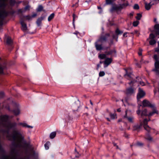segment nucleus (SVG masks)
Masks as SVG:
<instances>
[{
	"label": "nucleus",
	"mask_w": 159,
	"mask_h": 159,
	"mask_svg": "<svg viewBox=\"0 0 159 159\" xmlns=\"http://www.w3.org/2000/svg\"><path fill=\"white\" fill-rule=\"evenodd\" d=\"M13 139L16 142L17 145H21L22 143H24L23 137L18 132L14 131L12 135Z\"/></svg>",
	"instance_id": "nucleus-1"
},
{
	"label": "nucleus",
	"mask_w": 159,
	"mask_h": 159,
	"mask_svg": "<svg viewBox=\"0 0 159 159\" xmlns=\"http://www.w3.org/2000/svg\"><path fill=\"white\" fill-rule=\"evenodd\" d=\"M8 118L9 116L7 115H5L2 116L1 119L2 125L8 129L12 128L16 126L17 124L16 122L11 123L7 121Z\"/></svg>",
	"instance_id": "nucleus-2"
},
{
	"label": "nucleus",
	"mask_w": 159,
	"mask_h": 159,
	"mask_svg": "<svg viewBox=\"0 0 159 159\" xmlns=\"http://www.w3.org/2000/svg\"><path fill=\"white\" fill-rule=\"evenodd\" d=\"M154 58L156 61L155 63V68L153 70L155 71L156 73L159 75V61L158 60L157 57V55H154Z\"/></svg>",
	"instance_id": "nucleus-3"
},
{
	"label": "nucleus",
	"mask_w": 159,
	"mask_h": 159,
	"mask_svg": "<svg viewBox=\"0 0 159 159\" xmlns=\"http://www.w3.org/2000/svg\"><path fill=\"white\" fill-rule=\"evenodd\" d=\"M123 118L128 120L130 123H133L134 122V117L132 116L129 115L127 112V111H125V114Z\"/></svg>",
	"instance_id": "nucleus-4"
},
{
	"label": "nucleus",
	"mask_w": 159,
	"mask_h": 159,
	"mask_svg": "<svg viewBox=\"0 0 159 159\" xmlns=\"http://www.w3.org/2000/svg\"><path fill=\"white\" fill-rule=\"evenodd\" d=\"M145 93L140 88L139 89V92L137 94V98L138 99L143 98L145 95Z\"/></svg>",
	"instance_id": "nucleus-5"
},
{
	"label": "nucleus",
	"mask_w": 159,
	"mask_h": 159,
	"mask_svg": "<svg viewBox=\"0 0 159 159\" xmlns=\"http://www.w3.org/2000/svg\"><path fill=\"white\" fill-rule=\"evenodd\" d=\"M142 105L143 107H153L154 106V105L152 104L149 101L146 100H143L142 102Z\"/></svg>",
	"instance_id": "nucleus-6"
},
{
	"label": "nucleus",
	"mask_w": 159,
	"mask_h": 159,
	"mask_svg": "<svg viewBox=\"0 0 159 159\" xmlns=\"http://www.w3.org/2000/svg\"><path fill=\"white\" fill-rule=\"evenodd\" d=\"M80 106V102L78 100H77L73 104L72 107L74 110H78V108Z\"/></svg>",
	"instance_id": "nucleus-7"
},
{
	"label": "nucleus",
	"mask_w": 159,
	"mask_h": 159,
	"mask_svg": "<svg viewBox=\"0 0 159 159\" xmlns=\"http://www.w3.org/2000/svg\"><path fill=\"white\" fill-rule=\"evenodd\" d=\"M45 16H42L38 18L36 22V23L37 24V25L38 26H41V24L42 21L44 20V19L45 18Z\"/></svg>",
	"instance_id": "nucleus-8"
},
{
	"label": "nucleus",
	"mask_w": 159,
	"mask_h": 159,
	"mask_svg": "<svg viewBox=\"0 0 159 159\" xmlns=\"http://www.w3.org/2000/svg\"><path fill=\"white\" fill-rule=\"evenodd\" d=\"M155 4V3H152V2L149 3L145 2L144 3L145 8L147 10H148L150 9L152 6Z\"/></svg>",
	"instance_id": "nucleus-9"
},
{
	"label": "nucleus",
	"mask_w": 159,
	"mask_h": 159,
	"mask_svg": "<svg viewBox=\"0 0 159 159\" xmlns=\"http://www.w3.org/2000/svg\"><path fill=\"white\" fill-rule=\"evenodd\" d=\"M112 61V59L111 58H106L104 61V64L106 65V67L109 65L111 62Z\"/></svg>",
	"instance_id": "nucleus-10"
},
{
	"label": "nucleus",
	"mask_w": 159,
	"mask_h": 159,
	"mask_svg": "<svg viewBox=\"0 0 159 159\" xmlns=\"http://www.w3.org/2000/svg\"><path fill=\"white\" fill-rule=\"evenodd\" d=\"M20 22L22 30L23 31H26L27 30V28L26 24L22 20H21Z\"/></svg>",
	"instance_id": "nucleus-11"
},
{
	"label": "nucleus",
	"mask_w": 159,
	"mask_h": 159,
	"mask_svg": "<svg viewBox=\"0 0 159 159\" xmlns=\"http://www.w3.org/2000/svg\"><path fill=\"white\" fill-rule=\"evenodd\" d=\"M19 125H21L23 127H27L31 129L33 128L32 126L29 125L25 123H20L19 124Z\"/></svg>",
	"instance_id": "nucleus-12"
},
{
	"label": "nucleus",
	"mask_w": 159,
	"mask_h": 159,
	"mask_svg": "<svg viewBox=\"0 0 159 159\" xmlns=\"http://www.w3.org/2000/svg\"><path fill=\"white\" fill-rule=\"evenodd\" d=\"M154 29L156 34L159 35V24L155 25Z\"/></svg>",
	"instance_id": "nucleus-13"
},
{
	"label": "nucleus",
	"mask_w": 159,
	"mask_h": 159,
	"mask_svg": "<svg viewBox=\"0 0 159 159\" xmlns=\"http://www.w3.org/2000/svg\"><path fill=\"white\" fill-rule=\"evenodd\" d=\"M134 93V90L133 89L131 88L128 89L126 92V94L127 95H130Z\"/></svg>",
	"instance_id": "nucleus-14"
},
{
	"label": "nucleus",
	"mask_w": 159,
	"mask_h": 159,
	"mask_svg": "<svg viewBox=\"0 0 159 159\" xmlns=\"http://www.w3.org/2000/svg\"><path fill=\"white\" fill-rule=\"evenodd\" d=\"M124 76L125 78L131 80L132 79V75L131 74H128L126 73V74L124 75Z\"/></svg>",
	"instance_id": "nucleus-15"
},
{
	"label": "nucleus",
	"mask_w": 159,
	"mask_h": 159,
	"mask_svg": "<svg viewBox=\"0 0 159 159\" xmlns=\"http://www.w3.org/2000/svg\"><path fill=\"white\" fill-rule=\"evenodd\" d=\"M121 9V7L120 5L118 6H114L112 8V11L118 10Z\"/></svg>",
	"instance_id": "nucleus-16"
},
{
	"label": "nucleus",
	"mask_w": 159,
	"mask_h": 159,
	"mask_svg": "<svg viewBox=\"0 0 159 159\" xmlns=\"http://www.w3.org/2000/svg\"><path fill=\"white\" fill-rule=\"evenodd\" d=\"M129 5V4L127 1H126L125 3H123L121 5H120V7L121 9H122L126 7L127 6Z\"/></svg>",
	"instance_id": "nucleus-17"
},
{
	"label": "nucleus",
	"mask_w": 159,
	"mask_h": 159,
	"mask_svg": "<svg viewBox=\"0 0 159 159\" xmlns=\"http://www.w3.org/2000/svg\"><path fill=\"white\" fill-rule=\"evenodd\" d=\"M154 113H158V112L156 109H154L152 112H150L148 114V116H151Z\"/></svg>",
	"instance_id": "nucleus-18"
},
{
	"label": "nucleus",
	"mask_w": 159,
	"mask_h": 159,
	"mask_svg": "<svg viewBox=\"0 0 159 159\" xmlns=\"http://www.w3.org/2000/svg\"><path fill=\"white\" fill-rule=\"evenodd\" d=\"M7 0H0V6H3L6 5Z\"/></svg>",
	"instance_id": "nucleus-19"
},
{
	"label": "nucleus",
	"mask_w": 159,
	"mask_h": 159,
	"mask_svg": "<svg viewBox=\"0 0 159 159\" xmlns=\"http://www.w3.org/2000/svg\"><path fill=\"white\" fill-rule=\"evenodd\" d=\"M56 133L55 132L51 133L50 135V137L51 139H52L54 138L56 136Z\"/></svg>",
	"instance_id": "nucleus-20"
},
{
	"label": "nucleus",
	"mask_w": 159,
	"mask_h": 159,
	"mask_svg": "<svg viewBox=\"0 0 159 159\" xmlns=\"http://www.w3.org/2000/svg\"><path fill=\"white\" fill-rule=\"evenodd\" d=\"M95 46L96 49L98 50H100L102 49V46L96 43H95Z\"/></svg>",
	"instance_id": "nucleus-21"
},
{
	"label": "nucleus",
	"mask_w": 159,
	"mask_h": 159,
	"mask_svg": "<svg viewBox=\"0 0 159 159\" xmlns=\"http://www.w3.org/2000/svg\"><path fill=\"white\" fill-rule=\"evenodd\" d=\"M7 43L8 44H11L12 43V40L10 37L7 38Z\"/></svg>",
	"instance_id": "nucleus-22"
},
{
	"label": "nucleus",
	"mask_w": 159,
	"mask_h": 159,
	"mask_svg": "<svg viewBox=\"0 0 159 159\" xmlns=\"http://www.w3.org/2000/svg\"><path fill=\"white\" fill-rule=\"evenodd\" d=\"M54 14L53 13L50 15L48 18V20L49 21H50L54 17Z\"/></svg>",
	"instance_id": "nucleus-23"
},
{
	"label": "nucleus",
	"mask_w": 159,
	"mask_h": 159,
	"mask_svg": "<svg viewBox=\"0 0 159 159\" xmlns=\"http://www.w3.org/2000/svg\"><path fill=\"white\" fill-rule=\"evenodd\" d=\"M148 116V114L147 113V110L146 109H144V110L142 112L141 116Z\"/></svg>",
	"instance_id": "nucleus-24"
},
{
	"label": "nucleus",
	"mask_w": 159,
	"mask_h": 159,
	"mask_svg": "<svg viewBox=\"0 0 159 159\" xmlns=\"http://www.w3.org/2000/svg\"><path fill=\"white\" fill-rule=\"evenodd\" d=\"M144 129L148 132H149L151 130V128L148 125L144 126Z\"/></svg>",
	"instance_id": "nucleus-25"
},
{
	"label": "nucleus",
	"mask_w": 159,
	"mask_h": 159,
	"mask_svg": "<svg viewBox=\"0 0 159 159\" xmlns=\"http://www.w3.org/2000/svg\"><path fill=\"white\" fill-rule=\"evenodd\" d=\"M156 41L154 39H151L149 42L150 45H152L156 43Z\"/></svg>",
	"instance_id": "nucleus-26"
},
{
	"label": "nucleus",
	"mask_w": 159,
	"mask_h": 159,
	"mask_svg": "<svg viewBox=\"0 0 159 159\" xmlns=\"http://www.w3.org/2000/svg\"><path fill=\"white\" fill-rule=\"evenodd\" d=\"M141 125H134L133 127L134 129L136 130L139 129Z\"/></svg>",
	"instance_id": "nucleus-27"
},
{
	"label": "nucleus",
	"mask_w": 159,
	"mask_h": 159,
	"mask_svg": "<svg viewBox=\"0 0 159 159\" xmlns=\"http://www.w3.org/2000/svg\"><path fill=\"white\" fill-rule=\"evenodd\" d=\"M99 57L101 59H103L106 58V55L105 54H101L99 55Z\"/></svg>",
	"instance_id": "nucleus-28"
},
{
	"label": "nucleus",
	"mask_w": 159,
	"mask_h": 159,
	"mask_svg": "<svg viewBox=\"0 0 159 159\" xmlns=\"http://www.w3.org/2000/svg\"><path fill=\"white\" fill-rule=\"evenodd\" d=\"M50 143L49 142H47L44 145L45 148L46 149H48L49 148V145L50 144Z\"/></svg>",
	"instance_id": "nucleus-29"
},
{
	"label": "nucleus",
	"mask_w": 159,
	"mask_h": 159,
	"mask_svg": "<svg viewBox=\"0 0 159 159\" xmlns=\"http://www.w3.org/2000/svg\"><path fill=\"white\" fill-rule=\"evenodd\" d=\"M142 17V15L140 13H138L137 14V16L136 17V19L137 20H140L141 19V18Z\"/></svg>",
	"instance_id": "nucleus-30"
},
{
	"label": "nucleus",
	"mask_w": 159,
	"mask_h": 159,
	"mask_svg": "<svg viewBox=\"0 0 159 159\" xmlns=\"http://www.w3.org/2000/svg\"><path fill=\"white\" fill-rule=\"evenodd\" d=\"M106 38L105 37H102L100 38L98 41L101 43H102L103 41H106Z\"/></svg>",
	"instance_id": "nucleus-31"
},
{
	"label": "nucleus",
	"mask_w": 159,
	"mask_h": 159,
	"mask_svg": "<svg viewBox=\"0 0 159 159\" xmlns=\"http://www.w3.org/2000/svg\"><path fill=\"white\" fill-rule=\"evenodd\" d=\"M146 138L149 142L152 141V138L149 135L147 136Z\"/></svg>",
	"instance_id": "nucleus-32"
},
{
	"label": "nucleus",
	"mask_w": 159,
	"mask_h": 159,
	"mask_svg": "<svg viewBox=\"0 0 159 159\" xmlns=\"http://www.w3.org/2000/svg\"><path fill=\"white\" fill-rule=\"evenodd\" d=\"M150 120V119H149L148 120L146 119H144L143 121V124L144 125V126L145 125H147L148 122Z\"/></svg>",
	"instance_id": "nucleus-33"
},
{
	"label": "nucleus",
	"mask_w": 159,
	"mask_h": 159,
	"mask_svg": "<svg viewBox=\"0 0 159 159\" xmlns=\"http://www.w3.org/2000/svg\"><path fill=\"white\" fill-rule=\"evenodd\" d=\"M14 112L15 115H18L20 113V111L18 109H17L16 110H14Z\"/></svg>",
	"instance_id": "nucleus-34"
},
{
	"label": "nucleus",
	"mask_w": 159,
	"mask_h": 159,
	"mask_svg": "<svg viewBox=\"0 0 159 159\" xmlns=\"http://www.w3.org/2000/svg\"><path fill=\"white\" fill-rule=\"evenodd\" d=\"M139 23V22L138 21H136L133 22V25L134 26H137Z\"/></svg>",
	"instance_id": "nucleus-35"
},
{
	"label": "nucleus",
	"mask_w": 159,
	"mask_h": 159,
	"mask_svg": "<svg viewBox=\"0 0 159 159\" xmlns=\"http://www.w3.org/2000/svg\"><path fill=\"white\" fill-rule=\"evenodd\" d=\"M105 75V73L103 71H100L99 72V76L100 77L103 76H104Z\"/></svg>",
	"instance_id": "nucleus-36"
},
{
	"label": "nucleus",
	"mask_w": 159,
	"mask_h": 159,
	"mask_svg": "<svg viewBox=\"0 0 159 159\" xmlns=\"http://www.w3.org/2000/svg\"><path fill=\"white\" fill-rule=\"evenodd\" d=\"M110 116L111 118L112 119H114L115 118H116V114H110Z\"/></svg>",
	"instance_id": "nucleus-37"
},
{
	"label": "nucleus",
	"mask_w": 159,
	"mask_h": 159,
	"mask_svg": "<svg viewBox=\"0 0 159 159\" xmlns=\"http://www.w3.org/2000/svg\"><path fill=\"white\" fill-rule=\"evenodd\" d=\"M155 37V35L152 34H150L149 37V39H153Z\"/></svg>",
	"instance_id": "nucleus-38"
},
{
	"label": "nucleus",
	"mask_w": 159,
	"mask_h": 159,
	"mask_svg": "<svg viewBox=\"0 0 159 159\" xmlns=\"http://www.w3.org/2000/svg\"><path fill=\"white\" fill-rule=\"evenodd\" d=\"M113 52L115 53H116V52L115 50L113 51H111L109 52H107L106 53L107 55H110L112 54Z\"/></svg>",
	"instance_id": "nucleus-39"
},
{
	"label": "nucleus",
	"mask_w": 159,
	"mask_h": 159,
	"mask_svg": "<svg viewBox=\"0 0 159 159\" xmlns=\"http://www.w3.org/2000/svg\"><path fill=\"white\" fill-rule=\"evenodd\" d=\"M43 9V7L40 5L39 6L38 9H37V11H42V9Z\"/></svg>",
	"instance_id": "nucleus-40"
},
{
	"label": "nucleus",
	"mask_w": 159,
	"mask_h": 159,
	"mask_svg": "<svg viewBox=\"0 0 159 159\" xmlns=\"http://www.w3.org/2000/svg\"><path fill=\"white\" fill-rule=\"evenodd\" d=\"M134 8L135 9H138L139 8V7L137 4H135L134 6Z\"/></svg>",
	"instance_id": "nucleus-41"
},
{
	"label": "nucleus",
	"mask_w": 159,
	"mask_h": 159,
	"mask_svg": "<svg viewBox=\"0 0 159 159\" xmlns=\"http://www.w3.org/2000/svg\"><path fill=\"white\" fill-rule=\"evenodd\" d=\"M116 33L118 34H121L122 32H121L118 29H117L116 30Z\"/></svg>",
	"instance_id": "nucleus-42"
},
{
	"label": "nucleus",
	"mask_w": 159,
	"mask_h": 159,
	"mask_svg": "<svg viewBox=\"0 0 159 159\" xmlns=\"http://www.w3.org/2000/svg\"><path fill=\"white\" fill-rule=\"evenodd\" d=\"M106 3L107 4H110L112 3L111 0H106Z\"/></svg>",
	"instance_id": "nucleus-43"
},
{
	"label": "nucleus",
	"mask_w": 159,
	"mask_h": 159,
	"mask_svg": "<svg viewBox=\"0 0 159 159\" xmlns=\"http://www.w3.org/2000/svg\"><path fill=\"white\" fill-rule=\"evenodd\" d=\"M73 23H74V22H75V18H77V16H75V14H73Z\"/></svg>",
	"instance_id": "nucleus-44"
},
{
	"label": "nucleus",
	"mask_w": 159,
	"mask_h": 159,
	"mask_svg": "<svg viewBox=\"0 0 159 159\" xmlns=\"http://www.w3.org/2000/svg\"><path fill=\"white\" fill-rule=\"evenodd\" d=\"M142 49H139V52H138V54H139V56L142 55Z\"/></svg>",
	"instance_id": "nucleus-45"
},
{
	"label": "nucleus",
	"mask_w": 159,
	"mask_h": 159,
	"mask_svg": "<svg viewBox=\"0 0 159 159\" xmlns=\"http://www.w3.org/2000/svg\"><path fill=\"white\" fill-rule=\"evenodd\" d=\"M27 20H30L31 18V16H27L25 17Z\"/></svg>",
	"instance_id": "nucleus-46"
},
{
	"label": "nucleus",
	"mask_w": 159,
	"mask_h": 159,
	"mask_svg": "<svg viewBox=\"0 0 159 159\" xmlns=\"http://www.w3.org/2000/svg\"><path fill=\"white\" fill-rule=\"evenodd\" d=\"M0 74H3V70L2 68L0 67Z\"/></svg>",
	"instance_id": "nucleus-47"
},
{
	"label": "nucleus",
	"mask_w": 159,
	"mask_h": 159,
	"mask_svg": "<svg viewBox=\"0 0 159 159\" xmlns=\"http://www.w3.org/2000/svg\"><path fill=\"white\" fill-rule=\"evenodd\" d=\"M137 145L139 146H142L143 145V144L140 142H138L137 143Z\"/></svg>",
	"instance_id": "nucleus-48"
},
{
	"label": "nucleus",
	"mask_w": 159,
	"mask_h": 159,
	"mask_svg": "<svg viewBox=\"0 0 159 159\" xmlns=\"http://www.w3.org/2000/svg\"><path fill=\"white\" fill-rule=\"evenodd\" d=\"M140 84L142 86H144L145 85V83L143 82L142 81H140Z\"/></svg>",
	"instance_id": "nucleus-49"
},
{
	"label": "nucleus",
	"mask_w": 159,
	"mask_h": 159,
	"mask_svg": "<svg viewBox=\"0 0 159 159\" xmlns=\"http://www.w3.org/2000/svg\"><path fill=\"white\" fill-rule=\"evenodd\" d=\"M137 82V81H134H134H131V82H130V83H129V84L130 85H131V84H133V83H135V82Z\"/></svg>",
	"instance_id": "nucleus-50"
},
{
	"label": "nucleus",
	"mask_w": 159,
	"mask_h": 159,
	"mask_svg": "<svg viewBox=\"0 0 159 159\" xmlns=\"http://www.w3.org/2000/svg\"><path fill=\"white\" fill-rule=\"evenodd\" d=\"M37 16V14L36 13H34L32 15V16L31 17H35Z\"/></svg>",
	"instance_id": "nucleus-51"
},
{
	"label": "nucleus",
	"mask_w": 159,
	"mask_h": 159,
	"mask_svg": "<svg viewBox=\"0 0 159 159\" xmlns=\"http://www.w3.org/2000/svg\"><path fill=\"white\" fill-rule=\"evenodd\" d=\"M133 15V13L131 12L129 14V16L130 17H132Z\"/></svg>",
	"instance_id": "nucleus-52"
},
{
	"label": "nucleus",
	"mask_w": 159,
	"mask_h": 159,
	"mask_svg": "<svg viewBox=\"0 0 159 159\" xmlns=\"http://www.w3.org/2000/svg\"><path fill=\"white\" fill-rule=\"evenodd\" d=\"M126 34H127V33H125L124 34L123 36L124 37H126L127 36L126 35Z\"/></svg>",
	"instance_id": "nucleus-53"
},
{
	"label": "nucleus",
	"mask_w": 159,
	"mask_h": 159,
	"mask_svg": "<svg viewBox=\"0 0 159 159\" xmlns=\"http://www.w3.org/2000/svg\"><path fill=\"white\" fill-rule=\"evenodd\" d=\"M84 115H86V116H88L89 115L88 113H86V112L84 113Z\"/></svg>",
	"instance_id": "nucleus-54"
},
{
	"label": "nucleus",
	"mask_w": 159,
	"mask_h": 159,
	"mask_svg": "<svg viewBox=\"0 0 159 159\" xmlns=\"http://www.w3.org/2000/svg\"><path fill=\"white\" fill-rule=\"evenodd\" d=\"M140 110H138L137 111V114H139L140 113Z\"/></svg>",
	"instance_id": "nucleus-55"
},
{
	"label": "nucleus",
	"mask_w": 159,
	"mask_h": 159,
	"mask_svg": "<svg viewBox=\"0 0 159 159\" xmlns=\"http://www.w3.org/2000/svg\"><path fill=\"white\" fill-rule=\"evenodd\" d=\"M117 111H118V112H120V109L119 108V109H118L117 110Z\"/></svg>",
	"instance_id": "nucleus-56"
},
{
	"label": "nucleus",
	"mask_w": 159,
	"mask_h": 159,
	"mask_svg": "<svg viewBox=\"0 0 159 159\" xmlns=\"http://www.w3.org/2000/svg\"><path fill=\"white\" fill-rule=\"evenodd\" d=\"M121 121H122V119H119V120H118V122H121Z\"/></svg>",
	"instance_id": "nucleus-57"
},
{
	"label": "nucleus",
	"mask_w": 159,
	"mask_h": 159,
	"mask_svg": "<svg viewBox=\"0 0 159 159\" xmlns=\"http://www.w3.org/2000/svg\"><path fill=\"white\" fill-rule=\"evenodd\" d=\"M107 119V120L108 121H110V120L109 118H106Z\"/></svg>",
	"instance_id": "nucleus-58"
},
{
	"label": "nucleus",
	"mask_w": 159,
	"mask_h": 159,
	"mask_svg": "<svg viewBox=\"0 0 159 159\" xmlns=\"http://www.w3.org/2000/svg\"><path fill=\"white\" fill-rule=\"evenodd\" d=\"M156 21H157V19L156 18H154V21L155 22H156Z\"/></svg>",
	"instance_id": "nucleus-59"
},
{
	"label": "nucleus",
	"mask_w": 159,
	"mask_h": 159,
	"mask_svg": "<svg viewBox=\"0 0 159 159\" xmlns=\"http://www.w3.org/2000/svg\"><path fill=\"white\" fill-rule=\"evenodd\" d=\"M90 103H91V105H93V104L92 103V102L91 101H90Z\"/></svg>",
	"instance_id": "nucleus-60"
},
{
	"label": "nucleus",
	"mask_w": 159,
	"mask_h": 159,
	"mask_svg": "<svg viewBox=\"0 0 159 159\" xmlns=\"http://www.w3.org/2000/svg\"><path fill=\"white\" fill-rule=\"evenodd\" d=\"M157 0H152L151 1L152 2H152H153V1H156Z\"/></svg>",
	"instance_id": "nucleus-61"
},
{
	"label": "nucleus",
	"mask_w": 159,
	"mask_h": 159,
	"mask_svg": "<svg viewBox=\"0 0 159 159\" xmlns=\"http://www.w3.org/2000/svg\"><path fill=\"white\" fill-rule=\"evenodd\" d=\"M78 33V32H76L75 33H74V34H77Z\"/></svg>",
	"instance_id": "nucleus-62"
},
{
	"label": "nucleus",
	"mask_w": 159,
	"mask_h": 159,
	"mask_svg": "<svg viewBox=\"0 0 159 159\" xmlns=\"http://www.w3.org/2000/svg\"><path fill=\"white\" fill-rule=\"evenodd\" d=\"M114 146H116V147H117V148H118V146H117V145H116V144H114Z\"/></svg>",
	"instance_id": "nucleus-63"
},
{
	"label": "nucleus",
	"mask_w": 159,
	"mask_h": 159,
	"mask_svg": "<svg viewBox=\"0 0 159 159\" xmlns=\"http://www.w3.org/2000/svg\"><path fill=\"white\" fill-rule=\"evenodd\" d=\"M158 46H159V41L158 42Z\"/></svg>",
	"instance_id": "nucleus-64"
}]
</instances>
